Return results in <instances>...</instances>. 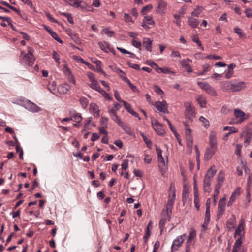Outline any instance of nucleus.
Here are the masks:
<instances>
[{"instance_id": "nucleus-1", "label": "nucleus", "mask_w": 252, "mask_h": 252, "mask_svg": "<svg viewBox=\"0 0 252 252\" xmlns=\"http://www.w3.org/2000/svg\"><path fill=\"white\" fill-rule=\"evenodd\" d=\"M184 105L186 108L185 114L186 118L189 120L192 121L195 116L194 107L189 102H186Z\"/></svg>"}, {"instance_id": "nucleus-2", "label": "nucleus", "mask_w": 252, "mask_h": 252, "mask_svg": "<svg viewBox=\"0 0 252 252\" xmlns=\"http://www.w3.org/2000/svg\"><path fill=\"white\" fill-rule=\"evenodd\" d=\"M234 115L238 120L236 122H230L229 123L231 124H240L243 122L248 118L245 117L246 114L245 112L238 108L234 110Z\"/></svg>"}, {"instance_id": "nucleus-3", "label": "nucleus", "mask_w": 252, "mask_h": 252, "mask_svg": "<svg viewBox=\"0 0 252 252\" xmlns=\"http://www.w3.org/2000/svg\"><path fill=\"white\" fill-rule=\"evenodd\" d=\"M226 198L225 197L220 199L218 203V212L217 215V218L218 219H220L223 214L226 205Z\"/></svg>"}, {"instance_id": "nucleus-4", "label": "nucleus", "mask_w": 252, "mask_h": 252, "mask_svg": "<svg viewBox=\"0 0 252 252\" xmlns=\"http://www.w3.org/2000/svg\"><path fill=\"white\" fill-rule=\"evenodd\" d=\"M197 83L200 88L205 90L208 94L214 96L217 95L215 90L207 83L198 82Z\"/></svg>"}, {"instance_id": "nucleus-5", "label": "nucleus", "mask_w": 252, "mask_h": 252, "mask_svg": "<svg viewBox=\"0 0 252 252\" xmlns=\"http://www.w3.org/2000/svg\"><path fill=\"white\" fill-rule=\"evenodd\" d=\"M34 59L33 57L27 54H24V52H21V56L20 57V62L27 65L32 66L33 65Z\"/></svg>"}, {"instance_id": "nucleus-6", "label": "nucleus", "mask_w": 252, "mask_h": 252, "mask_svg": "<svg viewBox=\"0 0 252 252\" xmlns=\"http://www.w3.org/2000/svg\"><path fill=\"white\" fill-rule=\"evenodd\" d=\"M245 234L244 227L243 225V221L241 220V222L239 223L238 227L235 230L234 233V238H236L237 236H239L240 239L244 237Z\"/></svg>"}, {"instance_id": "nucleus-7", "label": "nucleus", "mask_w": 252, "mask_h": 252, "mask_svg": "<svg viewBox=\"0 0 252 252\" xmlns=\"http://www.w3.org/2000/svg\"><path fill=\"white\" fill-rule=\"evenodd\" d=\"M154 105L158 111L164 113H168L166 101H163L162 102H155V104Z\"/></svg>"}, {"instance_id": "nucleus-8", "label": "nucleus", "mask_w": 252, "mask_h": 252, "mask_svg": "<svg viewBox=\"0 0 252 252\" xmlns=\"http://www.w3.org/2000/svg\"><path fill=\"white\" fill-rule=\"evenodd\" d=\"M152 125L153 127L157 133L160 135L164 134L165 131L162 127V125L161 124L159 123L158 121H156L155 122L152 121Z\"/></svg>"}, {"instance_id": "nucleus-9", "label": "nucleus", "mask_w": 252, "mask_h": 252, "mask_svg": "<svg viewBox=\"0 0 252 252\" xmlns=\"http://www.w3.org/2000/svg\"><path fill=\"white\" fill-rule=\"evenodd\" d=\"M209 148L217 150V139L216 134L212 132L209 135Z\"/></svg>"}, {"instance_id": "nucleus-10", "label": "nucleus", "mask_w": 252, "mask_h": 252, "mask_svg": "<svg viewBox=\"0 0 252 252\" xmlns=\"http://www.w3.org/2000/svg\"><path fill=\"white\" fill-rule=\"evenodd\" d=\"M184 236H185V234L178 236L175 240H174L171 247L172 251L173 250H177L182 245L184 241V239L183 238V237Z\"/></svg>"}, {"instance_id": "nucleus-11", "label": "nucleus", "mask_w": 252, "mask_h": 252, "mask_svg": "<svg viewBox=\"0 0 252 252\" xmlns=\"http://www.w3.org/2000/svg\"><path fill=\"white\" fill-rule=\"evenodd\" d=\"M154 24V22L151 16H145L141 26L146 30H148L150 28V25H153Z\"/></svg>"}, {"instance_id": "nucleus-12", "label": "nucleus", "mask_w": 252, "mask_h": 252, "mask_svg": "<svg viewBox=\"0 0 252 252\" xmlns=\"http://www.w3.org/2000/svg\"><path fill=\"white\" fill-rule=\"evenodd\" d=\"M158 167L162 175L165 172L167 169V163L165 162L163 157L158 158Z\"/></svg>"}, {"instance_id": "nucleus-13", "label": "nucleus", "mask_w": 252, "mask_h": 252, "mask_svg": "<svg viewBox=\"0 0 252 252\" xmlns=\"http://www.w3.org/2000/svg\"><path fill=\"white\" fill-rule=\"evenodd\" d=\"M153 40L149 38H144L143 40V45L148 51H152V45Z\"/></svg>"}, {"instance_id": "nucleus-14", "label": "nucleus", "mask_w": 252, "mask_h": 252, "mask_svg": "<svg viewBox=\"0 0 252 252\" xmlns=\"http://www.w3.org/2000/svg\"><path fill=\"white\" fill-rule=\"evenodd\" d=\"M216 150L207 148L204 154V159L206 160H209L211 159L213 156L216 152Z\"/></svg>"}, {"instance_id": "nucleus-15", "label": "nucleus", "mask_w": 252, "mask_h": 252, "mask_svg": "<svg viewBox=\"0 0 252 252\" xmlns=\"http://www.w3.org/2000/svg\"><path fill=\"white\" fill-rule=\"evenodd\" d=\"M246 83L244 82H239L233 83V92L240 91L245 88Z\"/></svg>"}, {"instance_id": "nucleus-16", "label": "nucleus", "mask_w": 252, "mask_h": 252, "mask_svg": "<svg viewBox=\"0 0 252 252\" xmlns=\"http://www.w3.org/2000/svg\"><path fill=\"white\" fill-rule=\"evenodd\" d=\"M236 222V217L235 215H233L230 218H229L227 221V227L229 230H231L234 228V225Z\"/></svg>"}, {"instance_id": "nucleus-17", "label": "nucleus", "mask_w": 252, "mask_h": 252, "mask_svg": "<svg viewBox=\"0 0 252 252\" xmlns=\"http://www.w3.org/2000/svg\"><path fill=\"white\" fill-rule=\"evenodd\" d=\"M240 189V188H238L234 192L232 193L227 203L228 206H231L232 203L235 201L237 197L239 195V192L238 190Z\"/></svg>"}, {"instance_id": "nucleus-18", "label": "nucleus", "mask_w": 252, "mask_h": 252, "mask_svg": "<svg viewBox=\"0 0 252 252\" xmlns=\"http://www.w3.org/2000/svg\"><path fill=\"white\" fill-rule=\"evenodd\" d=\"M224 179V174L222 171H220L218 176V183L216 186V188L220 189Z\"/></svg>"}, {"instance_id": "nucleus-19", "label": "nucleus", "mask_w": 252, "mask_h": 252, "mask_svg": "<svg viewBox=\"0 0 252 252\" xmlns=\"http://www.w3.org/2000/svg\"><path fill=\"white\" fill-rule=\"evenodd\" d=\"M64 1L67 4L75 8L81 7V3L83 2L82 1L79 0H64Z\"/></svg>"}, {"instance_id": "nucleus-20", "label": "nucleus", "mask_w": 252, "mask_h": 252, "mask_svg": "<svg viewBox=\"0 0 252 252\" xmlns=\"http://www.w3.org/2000/svg\"><path fill=\"white\" fill-rule=\"evenodd\" d=\"M167 6V3L163 0H160L158 2V5L156 10L158 13H162L163 11L165 9Z\"/></svg>"}, {"instance_id": "nucleus-21", "label": "nucleus", "mask_w": 252, "mask_h": 252, "mask_svg": "<svg viewBox=\"0 0 252 252\" xmlns=\"http://www.w3.org/2000/svg\"><path fill=\"white\" fill-rule=\"evenodd\" d=\"M172 210V207L166 205L164 206V208H163V211H162L163 216H164V215L165 214L166 217L168 218L169 220L171 219Z\"/></svg>"}, {"instance_id": "nucleus-22", "label": "nucleus", "mask_w": 252, "mask_h": 252, "mask_svg": "<svg viewBox=\"0 0 252 252\" xmlns=\"http://www.w3.org/2000/svg\"><path fill=\"white\" fill-rule=\"evenodd\" d=\"M217 170L214 166H212L208 170L204 178L207 177L209 179L211 180L215 175Z\"/></svg>"}, {"instance_id": "nucleus-23", "label": "nucleus", "mask_w": 252, "mask_h": 252, "mask_svg": "<svg viewBox=\"0 0 252 252\" xmlns=\"http://www.w3.org/2000/svg\"><path fill=\"white\" fill-rule=\"evenodd\" d=\"M70 89L71 87L67 84H62L58 88L59 91L63 94H67Z\"/></svg>"}, {"instance_id": "nucleus-24", "label": "nucleus", "mask_w": 252, "mask_h": 252, "mask_svg": "<svg viewBox=\"0 0 252 252\" xmlns=\"http://www.w3.org/2000/svg\"><path fill=\"white\" fill-rule=\"evenodd\" d=\"M188 23L189 26L192 28H196L198 25L199 21L198 19L192 18L189 17L188 20Z\"/></svg>"}, {"instance_id": "nucleus-25", "label": "nucleus", "mask_w": 252, "mask_h": 252, "mask_svg": "<svg viewBox=\"0 0 252 252\" xmlns=\"http://www.w3.org/2000/svg\"><path fill=\"white\" fill-rule=\"evenodd\" d=\"M233 83L231 81H225L223 83V88L227 91L233 92Z\"/></svg>"}, {"instance_id": "nucleus-26", "label": "nucleus", "mask_w": 252, "mask_h": 252, "mask_svg": "<svg viewBox=\"0 0 252 252\" xmlns=\"http://www.w3.org/2000/svg\"><path fill=\"white\" fill-rule=\"evenodd\" d=\"M120 126L129 135H134V133L131 131V128L128 126L126 125L124 123H123Z\"/></svg>"}, {"instance_id": "nucleus-27", "label": "nucleus", "mask_w": 252, "mask_h": 252, "mask_svg": "<svg viewBox=\"0 0 252 252\" xmlns=\"http://www.w3.org/2000/svg\"><path fill=\"white\" fill-rule=\"evenodd\" d=\"M203 10V8L201 6H197L191 13L192 16L198 17L201 12Z\"/></svg>"}, {"instance_id": "nucleus-28", "label": "nucleus", "mask_w": 252, "mask_h": 252, "mask_svg": "<svg viewBox=\"0 0 252 252\" xmlns=\"http://www.w3.org/2000/svg\"><path fill=\"white\" fill-rule=\"evenodd\" d=\"M168 220V218L166 217L165 214L164 215V216L159 221V228L161 230V232H162L164 229L166 221L167 220Z\"/></svg>"}, {"instance_id": "nucleus-29", "label": "nucleus", "mask_w": 252, "mask_h": 252, "mask_svg": "<svg viewBox=\"0 0 252 252\" xmlns=\"http://www.w3.org/2000/svg\"><path fill=\"white\" fill-rule=\"evenodd\" d=\"M89 86L93 89L97 91L100 87V85L98 82L95 80L91 82V84H89Z\"/></svg>"}, {"instance_id": "nucleus-30", "label": "nucleus", "mask_w": 252, "mask_h": 252, "mask_svg": "<svg viewBox=\"0 0 252 252\" xmlns=\"http://www.w3.org/2000/svg\"><path fill=\"white\" fill-rule=\"evenodd\" d=\"M196 100L201 107L205 108L206 107V102L204 97L199 96L196 99Z\"/></svg>"}, {"instance_id": "nucleus-31", "label": "nucleus", "mask_w": 252, "mask_h": 252, "mask_svg": "<svg viewBox=\"0 0 252 252\" xmlns=\"http://www.w3.org/2000/svg\"><path fill=\"white\" fill-rule=\"evenodd\" d=\"M141 136H142V137L143 138V140L144 141L145 144H146V145L147 146V147L149 148H152V141L149 139L143 133H141Z\"/></svg>"}, {"instance_id": "nucleus-32", "label": "nucleus", "mask_w": 252, "mask_h": 252, "mask_svg": "<svg viewBox=\"0 0 252 252\" xmlns=\"http://www.w3.org/2000/svg\"><path fill=\"white\" fill-rule=\"evenodd\" d=\"M199 121L202 123L203 126L206 128H208L210 126V123L208 120L203 116L199 118Z\"/></svg>"}, {"instance_id": "nucleus-33", "label": "nucleus", "mask_w": 252, "mask_h": 252, "mask_svg": "<svg viewBox=\"0 0 252 252\" xmlns=\"http://www.w3.org/2000/svg\"><path fill=\"white\" fill-rule=\"evenodd\" d=\"M112 119L117 123L119 126L122 125V124L124 123L122 121L121 118L116 114H112L111 115Z\"/></svg>"}, {"instance_id": "nucleus-34", "label": "nucleus", "mask_w": 252, "mask_h": 252, "mask_svg": "<svg viewBox=\"0 0 252 252\" xmlns=\"http://www.w3.org/2000/svg\"><path fill=\"white\" fill-rule=\"evenodd\" d=\"M90 108L92 110L93 112L94 113V115L95 114H96L97 116L99 115V109L97 105L94 103H91L90 104Z\"/></svg>"}, {"instance_id": "nucleus-35", "label": "nucleus", "mask_w": 252, "mask_h": 252, "mask_svg": "<svg viewBox=\"0 0 252 252\" xmlns=\"http://www.w3.org/2000/svg\"><path fill=\"white\" fill-rule=\"evenodd\" d=\"M192 40L194 42L196 43L198 46L200 47L202 50H204V47L202 46L201 43L196 35H193L192 36Z\"/></svg>"}, {"instance_id": "nucleus-36", "label": "nucleus", "mask_w": 252, "mask_h": 252, "mask_svg": "<svg viewBox=\"0 0 252 252\" xmlns=\"http://www.w3.org/2000/svg\"><path fill=\"white\" fill-rule=\"evenodd\" d=\"M120 105L119 103H116L114 104V107L109 110V112L112 114H116V112L120 108Z\"/></svg>"}, {"instance_id": "nucleus-37", "label": "nucleus", "mask_w": 252, "mask_h": 252, "mask_svg": "<svg viewBox=\"0 0 252 252\" xmlns=\"http://www.w3.org/2000/svg\"><path fill=\"white\" fill-rule=\"evenodd\" d=\"M80 103L83 108L85 109L88 105V100L86 98L82 97L79 99Z\"/></svg>"}, {"instance_id": "nucleus-38", "label": "nucleus", "mask_w": 252, "mask_h": 252, "mask_svg": "<svg viewBox=\"0 0 252 252\" xmlns=\"http://www.w3.org/2000/svg\"><path fill=\"white\" fill-rule=\"evenodd\" d=\"M196 236V231L194 230L191 231L188 236L187 243H189Z\"/></svg>"}, {"instance_id": "nucleus-39", "label": "nucleus", "mask_w": 252, "mask_h": 252, "mask_svg": "<svg viewBox=\"0 0 252 252\" xmlns=\"http://www.w3.org/2000/svg\"><path fill=\"white\" fill-rule=\"evenodd\" d=\"M49 90L53 94H55L56 92V83L52 82L51 84H49L48 86Z\"/></svg>"}, {"instance_id": "nucleus-40", "label": "nucleus", "mask_w": 252, "mask_h": 252, "mask_svg": "<svg viewBox=\"0 0 252 252\" xmlns=\"http://www.w3.org/2000/svg\"><path fill=\"white\" fill-rule=\"evenodd\" d=\"M223 130H229V132H231V134L232 133H237L238 131V129L233 126H225L223 128Z\"/></svg>"}, {"instance_id": "nucleus-41", "label": "nucleus", "mask_w": 252, "mask_h": 252, "mask_svg": "<svg viewBox=\"0 0 252 252\" xmlns=\"http://www.w3.org/2000/svg\"><path fill=\"white\" fill-rule=\"evenodd\" d=\"M98 44L99 45V47L102 50H103L104 51H106V52H107V51L105 50V45L107 47H108V48L110 46V44L106 41L104 42V43H102L101 42H99Z\"/></svg>"}, {"instance_id": "nucleus-42", "label": "nucleus", "mask_w": 252, "mask_h": 252, "mask_svg": "<svg viewBox=\"0 0 252 252\" xmlns=\"http://www.w3.org/2000/svg\"><path fill=\"white\" fill-rule=\"evenodd\" d=\"M152 8L153 7L151 4L146 5L142 8L141 13L143 15L145 14L147 12L150 11L152 9Z\"/></svg>"}, {"instance_id": "nucleus-43", "label": "nucleus", "mask_w": 252, "mask_h": 252, "mask_svg": "<svg viewBox=\"0 0 252 252\" xmlns=\"http://www.w3.org/2000/svg\"><path fill=\"white\" fill-rule=\"evenodd\" d=\"M50 35L55 40L57 41L58 42L61 44L63 43V41L60 38L58 34L55 32H54V31L53 32H51Z\"/></svg>"}, {"instance_id": "nucleus-44", "label": "nucleus", "mask_w": 252, "mask_h": 252, "mask_svg": "<svg viewBox=\"0 0 252 252\" xmlns=\"http://www.w3.org/2000/svg\"><path fill=\"white\" fill-rule=\"evenodd\" d=\"M154 91L160 95L164 94L163 91L157 85L154 86Z\"/></svg>"}, {"instance_id": "nucleus-45", "label": "nucleus", "mask_w": 252, "mask_h": 252, "mask_svg": "<svg viewBox=\"0 0 252 252\" xmlns=\"http://www.w3.org/2000/svg\"><path fill=\"white\" fill-rule=\"evenodd\" d=\"M194 202L196 209L198 211L200 207L199 195L196 194L195 196H194Z\"/></svg>"}, {"instance_id": "nucleus-46", "label": "nucleus", "mask_w": 252, "mask_h": 252, "mask_svg": "<svg viewBox=\"0 0 252 252\" xmlns=\"http://www.w3.org/2000/svg\"><path fill=\"white\" fill-rule=\"evenodd\" d=\"M175 199V192H173L172 197L171 198H169L168 203H167V204L166 205L172 207L174 202Z\"/></svg>"}, {"instance_id": "nucleus-47", "label": "nucleus", "mask_w": 252, "mask_h": 252, "mask_svg": "<svg viewBox=\"0 0 252 252\" xmlns=\"http://www.w3.org/2000/svg\"><path fill=\"white\" fill-rule=\"evenodd\" d=\"M241 239L238 238L235 242L234 245L233 247V248L238 250L241 246L242 244V242L241 240Z\"/></svg>"}, {"instance_id": "nucleus-48", "label": "nucleus", "mask_w": 252, "mask_h": 252, "mask_svg": "<svg viewBox=\"0 0 252 252\" xmlns=\"http://www.w3.org/2000/svg\"><path fill=\"white\" fill-rule=\"evenodd\" d=\"M191 61L189 59H187V60H182L180 61V63L182 65L183 67H188L189 65H190L188 62H191Z\"/></svg>"}, {"instance_id": "nucleus-49", "label": "nucleus", "mask_w": 252, "mask_h": 252, "mask_svg": "<svg viewBox=\"0 0 252 252\" xmlns=\"http://www.w3.org/2000/svg\"><path fill=\"white\" fill-rule=\"evenodd\" d=\"M102 32L106 34L108 37H112L114 32L112 31H109L108 29L105 28L102 30Z\"/></svg>"}, {"instance_id": "nucleus-50", "label": "nucleus", "mask_w": 252, "mask_h": 252, "mask_svg": "<svg viewBox=\"0 0 252 252\" xmlns=\"http://www.w3.org/2000/svg\"><path fill=\"white\" fill-rule=\"evenodd\" d=\"M132 44L135 47L139 49L140 50H141V43L140 41H136V40H133Z\"/></svg>"}, {"instance_id": "nucleus-51", "label": "nucleus", "mask_w": 252, "mask_h": 252, "mask_svg": "<svg viewBox=\"0 0 252 252\" xmlns=\"http://www.w3.org/2000/svg\"><path fill=\"white\" fill-rule=\"evenodd\" d=\"M220 189L219 188H215V190H214V199H213V201H214V203L215 204H216L217 203V197L219 195V189Z\"/></svg>"}, {"instance_id": "nucleus-52", "label": "nucleus", "mask_w": 252, "mask_h": 252, "mask_svg": "<svg viewBox=\"0 0 252 252\" xmlns=\"http://www.w3.org/2000/svg\"><path fill=\"white\" fill-rule=\"evenodd\" d=\"M121 166H122V169L123 170H126V169H127L128 168V159L124 160Z\"/></svg>"}, {"instance_id": "nucleus-53", "label": "nucleus", "mask_w": 252, "mask_h": 252, "mask_svg": "<svg viewBox=\"0 0 252 252\" xmlns=\"http://www.w3.org/2000/svg\"><path fill=\"white\" fill-rule=\"evenodd\" d=\"M234 32L239 35L240 37L243 36V32L239 27H236L234 29Z\"/></svg>"}, {"instance_id": "nucleus-54", "label": "nucleus", "mask_w": 252, "mask_h": 252, "mask_svg": "<svg viewBox=\"0 0 252 252\" xmlns=\"http://www.w3.org/2000/svg\"><path fill=\"white\" fill-rule=\"evenodd\" d=\"M127 64L129 66V67L135 69V70H140V67L139 65L137 64H133L131 63L129 61H127Z\"/></svg>"}, {"instance_id": "nucleus-55", "label": "nucleus", "mask_w": 252, "mask_h": 252, "mask_svg": "<svg viewBox=\"0 0 252 252\" xmlns=\"http://www.w3.org/2000/svg\"><path fill=\"white\" fill-rule=\"evenodd\" d=\"M73 120L76 123H80L82 120L81 115L79 113H76L73 116Z\"/></svg>"}, {"instance_id": "nucleus-56", "label": "nucleus", "mask_w": 252, "mask_h": 252, "mask_svg": "<svg viewBox=\"0 0 252 252\" xmlns=\"http://www.w3.org/2000/svg\"><path fill=\"white\" fill-rule=\"evenodd\" d=\"M52 57L58 64L60 63L59 56L57 54V53L55 51L53 52Z\"/></svg>"}, {"instance_id": "nucleus-57", "label": "nucleus", "mask_w": 252, "mask_h": 252, "mask_svg": "<svg viewBox=\"0 0 252 252\" xmlns=\"http://www.w3.org/2000/svg\"><path fill=\"white\" fill-rule=\"evenodd\" d=\"M211 180L209 179V178H204V181H203V187H207L210 186Z\"/></svg>"}, {"instance_id": "nucleus-58", "label": "nucleus", "mask_w": 252, "mask_h": 252, "mask_svg": "<svg viewBox=\"0 0 252 252\" xmlns=\"http://www.w3.org/2000/svg\"><path fill=\"white\" fill-rule=\"evenodd\" d=\"M245 13L248 18H252V10L251 8L246 9Z\"/></svg>"}, {"instance_id": "nucleus-59", "label": "nucleus", "mask_w": 252, "mask_h": 252, "mask_svg": "<svg viewBox=\"0 0 252 252\" xmlns=\"http://www.w3.org/2000/svg\"><path fill=\"white\" fill-rule=\"evenodd\" d=\"M124 20L126 22H133L131 17L128 14L125 13L124 14Z\"/></svg>"}, {"instance_id": "nucleus-60", "label": "nucleus", "mask_w": 252, "mask_h": 252, "mask_svg": "<svg viewBox=\"0 0 252 252\" xmlns=\"http://www.w3.org/2000/svg\"><path fill=\"white\" fill-rule=\"evenodd\" d=\"M210 222V220H204V222L202 225V231H205L207 229V226Z\"/></svg>"}, {"instance_id": "nucleus-61", "label": "nucleus", "mask_w": 252, "mask_h": 252, "mask_svg": "<svg viewBox=\"0 0 252 252\" xmlns=\"http://www.w3.org/2000/svg\"><path fill=\"white\" fill-rule=\"evenodd\" d=\"M122 103H123L125 108L127 112H129V111L132 109L130 104L128 103L126 101H122Z\"/></svg>"}, {"instance_id": "nucleus-62", "label": "nucleus", "mask_w": 252, "mask_h": 252, "mask_svg": "<svg viewBox=\"0 0 252 252\" xmlns=\"http://www.w3.org/2000/svg\"><path fill=\"white\" fill-rule=\"evenodd\" d=\"M185 125L186 126V131H185L186 137H192L191 135V129L188 127V125L187 124H185Z\"/></svg>"}, {"instance_id": "nucleus-63", "label": "nucleus", "mask_w": 252, "mask_h": 252, "mask_svg": "<svg viewBox=\"0 0 252 252\" xmlns=\"http://www.w3.org/2000/svg\"><path fill=\"white\" fill-rule=\"evenodd\" d=\"M187 144L188 146L192 147L193 139L192 137H186Z\"/></svg>"}, {"instance_id": "nucleus-64", "label": "nucleus", "mask_w": 252, "mask_h": 252, "mask_svg": "<svg viewBox=\"0 0 252 252\" xmlns=\"http://www.w3.org/2000/svg\"><path fill=\"white\" fill-rule=\"evenodd\" d=\"M127 83L130 88V89L133 91L136 92L137 91V88L135 86H134L129 80H127Z\"/></svg>"}]
</instances>
